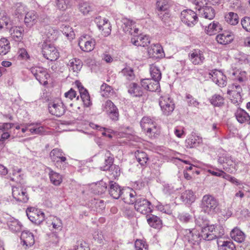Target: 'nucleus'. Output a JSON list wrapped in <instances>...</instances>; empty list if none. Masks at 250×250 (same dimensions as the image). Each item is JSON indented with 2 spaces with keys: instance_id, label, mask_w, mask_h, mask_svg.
Here are the masks:
<instances>
[{
  "instance_id": "19",
  "label": "nucleus",
  "mask_w": 250,
  "mask_h": 250,
  "mask_svg": "<svg viewBox=\"0 0 250 250\" xmlns=\"http://www.w3.org/2000/svg\"><path fill=\"white\" fill-rule=\"evenodd\" d=\"M142 86L150 91H157L160 89L159 82L152 79H145L141 80Z\"/></svg>"
},
{
  "instance_id": "61",
  "label": "nucleus",
  "mask_w": 250,
  "mask_h": 250,
  "mask_svg": "<svg viewBox=\"0 0 250 250\" xmlns=\"http://www.w3.org/2000/svg\"><path fill=\"white\" fill-rule=\"evenodd\" d=\"M136 250H148L147 245L146 242L141 240H137L135 243Z\"/></svg>"
},
{
  "instance_id": "52",
  "label": "nucleus",
  "mask_w": 250,
  "mask_h": 250,
  "mask_svg": "<svg viewBox=\"0 0 250 250\" xmlns=\"http://www.w3.org/2000/svg\"><path fill=\"white\" fill-rule=\"evenodd\" d=\"M219 250H236L235 246L232 241H224L222 244L218 242Z\"/></svg>"
},
{
  "instance_id": "49",
  "label": "nucleus",
  "mask_w": 250,
  "mask_h": 250,
  "mask_svg": "<svg viewBox=\"0 0 250 250\" xmlns=\"http://www.w3.org/2000/svg\"><path fill=\"white\" fill-rule=\"evenodd\" d=\"M135 157L138 163L142 166H145L148 160L147 155L143 151H137L136 152Z\"/></svg>"
},
{
  "instance_id": "28",
  "label": "nucleus",
  "mask_w": 250,
  "mask_h": 250,
  "mask_svg": "<svg viewBox=\"0 0 250 250\" xmlns=\"http://www.w3.org/2000/svg\"><path fill=\"white\" fill-rule=\"evenodd\" d=\"M38 15L34 10H30L26 13L24 18V22L27 26L31 27L37 22Z\"/></svg>"
},
{
  "instance_id": "16",
  "label": "nucleus",
  "mask_w": 250,
  "mask_h": 250,
  "mask_svg": "<svg viewBox=\"0 0 250 250\" xmlns=\"http://www.w3.org/2000/svg\"><path fill=\"white\" fill-rule=\"evenodd\" d=\"M12 196L16 200L22 203H27L29 200L26 189L19 186L13 187Z\"/></svg>"
},
{
  "instance_id": "27",
  "label": "nucleus",
  "mask_w": 250,
  "mask_h": 250,
  "mask_svg": "<svg viewBox=\"0 0 250 250\" xmlns=\"http://www.w3.org/2000/svg\"><path fill=\"white\" fill-rule=\"evenodd\" d=\"M100 19H95V22L97 24L98 28L103 32V34L104 36H107L110 34L111 31V26L108 20H102L103 24H101L99 21Z\"/></svg>"
},
{
  "instance_id": "23",
  "label": "nucleus",
  "mask_w": 250,
  "mask_h": 250,
  "mask_svg": "<svg viewBox=\"0 0 250 250\" xmlns=\"http://www.w3.org/2000/svg\"><path fill=\"white\" fill-rule=\"evenodd\" d=\"M41 32L46 42H52L57 39V31L50 26H46L41 30Z\"/></svg>"
},
{
  "instance_id": "14",
  "label": "nucleus",
  "mask_w": 250,
  "mask_h": 250,
  "mask_svg": "<svg viewBox=\"0 0 250 250\" xmlns=\"http://www.w3.org/2000/svg\"><path fill=\"white\" fill-rule=\"evenodd\" d=\"M51 160L56 163V165H60L61 168H64L67 164L66 158L63 156L62 150L58 148L53 149L50 153Z\"/></svg>"
},
{
  "instance_id": "11",
  "label": "nucleus",
  "mask_w": 250,
  "mask_h": 250,
  "mask_svg": "<svg viewBox=\"0 0 250 250\" xmlns=\"http://www.w3.org/2000/svg\"><path fill=\"white\" fill-rule=\"evenodd\" d=\"M42 54L46 59L56 61L59 57V53L53 44L44 42L42 44Z\"/></svg>"
},
{
  "instance_id": "1",
  "label": "nucleus",
  "mask_w": 250,
  "mask_h": 250,
  "mask_svg": "<svg viewBox=\"0 0 250 250\" xmlns=\"http://www.w3.org/2000/svg\"><path fill=\"white\" fill-rule=\"evenodd\" d=\"M125 202L129 204H134L135 209L143 214H147L152 210L151 203L146 198L137 195L136 192L131 190L130 192H126Z\"/></svg>"
},
{
  "instance_id": "18",
  "label": "nucleus",
  "mask_w": 250,
  "mask_h": 250,
  "mask_svg": "<svg viewBox=\"0 0 250 250\" xmlns=\"http://www.w3.org/2000/svg\"><path fill=\"white\" fill-rule=\"evenodd\" d=\"M212 81L221 87L225 86L227 84V78L223 73L218 70H214L209 73Z\"/></svg>"
},
{
  "instance_id": "26",
  "label": "nucleus",
  "mask_w": 250,
  "mask_h": 250,
  "mask_svg": "<svg viewBox=\"0 0 250 250\" xmlns=\"http://www.w3.org/2000/svg\"><path fill=\"white\" fill-rule=\"evenodd\" d=\"M9 229L14 232H18L22 230L23 226L18 219L13 217L9 218L7 221Z\"/></svg>"
},
{
  "instance_id": "32",
  "label": "nucleus",
  "mask_w": 250,
  "mask_h": 250,
  "mask_svg": "<svg viewBox=\"0 0 250 250\" xmlns=\"http://www.w3.org/2000/svg\"><path fill=\"white\" fill-rule=\"evenodd\" d=\"M14 124L12 123H0V131L3 132L0 138V142H3L10 137V134L8 131L11 129Z\"/></svg>"
},
{
  "instance_id": "25",
  "label": "nucleus",
  "mask_w": 250,
  "mask_h": 250,
  "mask_svg": "<svg viewBox=\"0 0 250 250\" xmlns=\"http://www.w3.org/2000/svg\"><path fill=\"white\" fill-rule=\"evenodd\" d=\"M148 54L151 58H163L165 56L163 48L159 44L151 45L148 49Z\"/></svg>"
},
{
  "instance_id": "53",
  "label": "nucleus",
  "mask_w": 250,
  "mask_h": 250,
  "mask_svg": "<svg viewBox=\"0 0 250 250\" xmlns=\"http://www.w3.org/2000/svg\"><path fill=\"white\" fill-rule=\"evenodd\" d=\"M80 95L85 107H89L91 105L90 96L87 90L80 93Z\"/></svg>"
},
{
  "instance_id": "7",
  "label": "nucleus",
  "mask_w": 250,
  "mask_h": 250,
  "mask_svg": "<svg viewBox=\"0 0 250 250\" xmlns=\"http://www.w3.org/2000/svg\"><path fill=\"white\" fill-rule=\"evenodd\" d=\"M102 109L112 120H118L119 116L118 109L111 101L108 100L103 103Z\"/></svg>"
},
{
  "instance_id": "10",
  "label": "nucleus",
  "mask_w": 250,
  "mask_h": 250,
  "mask_svg": "<svg viewBox=\"0 0 250 250\" xmlns=\"http://www.w3.org/2000/svg\"><path fill=\"white\" fill-rule=\"evenodd\" d=\"M26 213L28 219L37 225L42 223L45 218L44 213L42 210L33 207L28 208Z\"/></svg>"
},
{
  "instance_id": "63",
  "label": "nucleus",
  "mask_w": 250,
  "mask_h": 250,
  "mask_svg": "<svg viewBox=\"0 0 250 250\" xmlns=\"http://www.w3.org/2000/svg\"><path fill=\"white\" fill-rule=\"evenodd\" d=\"M111 90V87L106 83H103L101 86V92L103 96H108Z\"/></svg>"
},
{
  "instance_id": "3",
  "label": "nucleus",
  "mask_w": 250,
  "mask_h": 250,
  "mask_svg": "<svg viewBox=\"0 0 250 250\" xmlns=\"http://www.w3.org/2000/svg\"><path fill=\"white\" fill-rule=\"evenodd\" d=\"M200 208L204 213L213 216L219 210V201L213 195L206 194L202 197Z\"/></svg>"
},
{
  "instance_id": "64",
  "label": "nucleus",
  "mask_w": 250,
  "mask_h": 250,
  "mask_svg": "<svg viewBox=\"0 0 250 250\" xmlns=\"http://www.w3.org/2000/svg\"><path fill=\"white\" fill-rule=\"evenodd\" d=\"M108 170L113 175V177L115 178L120 175V168L117 165H114L113 166H111V168Z\"/></svg>"
},
{
  "instance_id": "54",
  "label": "nucleus",
  "mask_w": 250,
  "mask_h": 250,
  "mask_svg": "<svg viewBox=\"0 0 250 250\" xmlns=\"http://www.w3.org/2000/svg\"><path fill=\"white\" fill-rule=\"evenodd\" d=\"M157 210L167 214H171L172 213V209L170 206L169 204H166L165 205L159 203L156 207Z\"/></svg>"
},
{
  "instance_id": "46",
  "label": "nucleus",
  "mask_w": 250,
  "mask_h": 250,
  "mask_svg": "<svg viewBox=\"0 0 250 250\" xmlns=\"http://www.w3.org/2000/svg\"><path fill=\"white\" fill-rule=\"evenodd\" d=\"M10 49L9 42L5 38L0 39V55H6Z\"/></svg>"
},
{
  "instance_id": "51",
  "label": "nucleus",
  "mask_w": 250,
  "mask_h": 250,
  "mask_svg": "<svg viewBox=\"0 0 250 250\" xmlns=\"http://www.w3.org/2000/svg\"><path fill=\"white\" fill-rule=\"evenodd\" d=\"M150 73L152 79L160 81L161 79V73L159 69L155 65H151L150 67Z\"/></svg>"
},
{
  "instance_id": "35",
  "label": "nucleus",
  "mask_w": 250,
  "mask_h": 250,
  "mask_svg": "<svg viewBox=\"0 0 250 250\" xmlns=\"http://www.w3.org/2000/svg\"><path fill=\"white\" fill-rule=\"evenodd\" d=\"M200 15L206 19L212 20L215 15L214 9L209 6H205L199 9Z\"/></svg>"
},
{
  "instance_id": "21",
  "label": "nucleus",
  "mask_w": 250,
  "mask_h": 250,
  "mask_svg": "<svg viewBox=\"0 0 250 250\" xmlns=\"http://www.w3.org/2000/svg\"><path fill=\"white\" fill-rule=\"evenodd\" d=\"M109 186L110 188L109 190V193L111 196H112L114 199H117L121 196L122 194H124V199L125 201L126 200L125 199V194L126 191L125 193L123 192L118 184L113 181H110ZM126 192L127 191H126Z\"/></svg>"
},
{
  "instance_id": "33",
  "label": "nucleus",
  "mask_w": 250,
  "mask_h": 250,
  "mask_svg": "<svg viewBox=\"0 0 250 250\" xmlns=\"http://www.w3.org/2000/svg\"><path fill=\"white\" fill-rule=\"evenodd\" d=\"M126 87L128 93L133 97H140L143 94L141 87L136 83H129Z\"/></svg>"
},
{
  "instance_id": "38",
  "label": "nucleus",
  "mask_w": 250,
  "mask_h": 250,
  "mask_svg": "<svg viewBox=\"0 0 250 250\" xmlns=\"http://www.w3.org/2000/svg\"><path fill=\"white\" fill-rule=\"evenodd\" d=\"M83 62L81 60L77 58H73L69 60L68 66L70 71L78 73L81 69Z\"/></svg>"
},
{
  "instance_id": "62",
  "label": "nucleus",
  "mask_w": 250,
  "mask_h": 250,
  "mask_svg": "<svg viewBox=\"0 0 250 250\" xmlns=\"http://www.w3.org/2000/svg\"><path fill=\"white\" fill-rule=\"evenodd\" d=\"M62 32L67 37H70L73 38L74 35V32L72 31V29L69 26L63 25L62 27Z\"/></svg>"
},
{
  "instance_id": "6",
  "label": "nucleus",
  "mask_w": 250,
  "mask_h": 250,
  "mask_svg": "<svg viewBox=\"0 0 250 250\" xmlns=\"http://www.w3.org/2000/svg\"><path fill=\"white\" fill-rule=\"evenodd\" d=\"M188 57L191 63L194 65H201L206 60L205 51L199 48L190 50Z\"/></svg>"
},
{
  "instance_id": "57",
  "label": "nucleus",
  "mask_w": 250,
  "mask_h": 250,
  "mask_svg": "<svg viewBox=\"0 0 250 250\" xmlns=\"http://www.w3.org/2000/svg\"><path fill=\"white\" fill-rule=\"evenodd\" d=\"M79 9L82 13L85 15L92 10V8L89 3L86 2H82L79 4Z\"/></svg>"
},
{
  "instance_id": "56",
  "label": "nucleus",
  "mask_w": 250,
  "mask_h": 250,
  "mask_svg": "<svg viewBox=\"0 0 250 250\" xmlns=\"http://www.w3.org/2000/svg\"><path fill=\"white\" fill-rule=\"evenodd\" d=\"M186 99L188 106L197 107L200 104L197 99L189 94H186Z\"/></svg>"
},
{
  "instance_id": "43",
  "label": "nucleus",
  "mask_w": 250,
  "mask_h": 250,
  "mask_svg": "<svg viewBox=\"0 0 250 250\" xmlns=\"http://www.w3.org/2000/svg\"><path fill=\"white\" fill-rule=\"evenodd\" d=\"M156 9L159 12H165L168 14L170 5L168 0H157L156 3Z\"/></svg>"
},
{
  "instance_id": "24",
  "label": "nucleus",
  "mask_w": 250,
  "mask_h": 250,
  "mask_svg": "<svg viewBox=\"0 0 250 250\" xmlns=\"http://www.w3.org/2000/svg\"><path fill=\"white\" fill-rule=\"evenodd\" d=\"M230 78L234 81L242 83L247 80L245 71L238 69H231L229 72Z\"/></svg>"
},
{
  "instance_id": "41",
  "label": "nucleus",
  "mask_w": 250,
  "mask_h": 250,
  "mask_svg": "<svg viewBox=\"0 0 250 250\" xmlns=\"http://www.w3.org/2000/svg\"><path fill=\"white\" fill-rule=\"evenodd\" d=\"M147 221L149 225L154 229H160L162 227V221L157 216L151 215L147 219Z\"/></svg>"
},
{
  "instance_id": "55",
  "label": "nucleus",
  "mask_w": 250,
  "mask_h": 250,
  "mask_svg": "<svg viewBox=\"0 0 250 250\" xmlns=\"http://www.w3.org/2000/svg\"><path fill=\"white\" fill-rule=\"evenodd\" d=\"M122 73L128 80H133L135 78L133 70L132 68L130 67H125L124 68L122 71Z\"/></svg>"
},
{
  "instance_id": "15",
  "label": "nucleus",
  "mask_w": 250,
  "mask_h": 250,
  "mask_svg": "<svg viewBox=\"0 0 250 250\" xmlns=\"http://www.w3.org/2000/svg\"><path fill=\"white\" fill-rule=\"evenodd\" d=\"M197 14L190 9L184 10L181 13L182 21L188 26L194 25L197 21Z\"/></svg>"
},
{
  "instance_id": "31",
  "label": "nucleus",
  "mask_w": 250,
  "mask_h": 250,
  "mask_svg": "<svg viewBox=\"0 0 250 250\" xmlns=\"http://www.w3.org/2000/svg\"><path fill=\"white\" fill-rule=\"evenodd\" d=\"M221 29V24L216 21H213L204 28L205 33L209 36L217 34Z\"/></svg>"
},
{
  "instance_id": "60",
  "label": "nucleus",
  "mask_w": 250,
  "mask_h": 250,
  "mask_svg": "<svg viewBox=\"0 0 250 250\" xmlns=\"http://www.w3.org/2000/svg\"><path fill=\"white\" fill-rule=\"evenodd\" d=\"M241 24L244 29L247 32H250V17H245L242 18Z\"/></svg>"
},
{
  "instance_id": "47",
  "label": "nucleus",
  "mask_w": 250,
  "mask_h": 250,
  "mask_svg": "<svg viewBox=\"0 0 250 250\" xmlns=\"http://www.w3.org/2000/svg\"><path fill=\"white\" fill-rule=\"evenodd\" d=\"M226 21L233 25L237 24L239 22L238 16L236 13L229 12L225 15Z\"/></svg>"
},
{
  "instance_id": "39",
  "label": "nucleus",
  "mask_w": 250,
  "mask_h": 250,
  "mask_svg": "<svg viewBox=\"0 0 250 250\" xmlns=\"http://www.w3.org/2000/svg\"><path fill=\"white\" fill-rule=\"evenodd\" d=\"M235 115L237 121L241 124L248 122L250 120L248 113L241 108L237 109Z\"/></svg>"
},
{
  "instance_id": "4",
  "label": "nucleus",
  "mask_w": 250,
  "mask_h": 250,
  "mask_svg": "<svg viewBox=\"0 0 250 250\" xmlns=\"http://www.w3.org/2000/svg\"><path fill=\"white\" fill-rule=\"evenodd\" d=\"M140 125L146 135L155 137L160 132V127L155 121L148 117H144L140 121Z\"/></svg>"
},
{
  "instance_id": "58",
  "label": "nucleus",
  "mask_w": 250,
  "mask_h": 250,
  "mask_svg": "<svg viewBox=\"0 0 250 250\" xmlns=\"http://www.w3.org/2000/svg\"><path fill=\"white\" fill-rule=\"evenodd\" d=\"M53 229L57 230H61L62 228V220L58 217H54L51 223Z\"/></svg>"
},
{
  "instance_id": "44",
  "label": "nucleus",
  "mask_w": 250,
  "mask_h": 250,
  "mask_svg": "<svg viewBox=\"0 0 250 250\" xmlns=\"http://www.w3.org/2000/svg\"><path fill=\"white\" fill-rule=\"evenodd\" d=\"M29 132L33 135H43L45 132V129L39 124H29Z\"/></svg>"
},
{
  "instance_id": "50",
  "label": "nucleus",
  "mask_w": 250,
  "mask_h": 250,
  "mask_svg": "<svg viewBox=\"0 0 250 250\" xmlns=\"http://www.w3.org/2000/svg\"><path fill=\"white\" fill-rule=\"evenodd\" d=\"M95 192L98 194L104 193L107 189V184L103 180L97 182L95 184Z\"/></svg>"
},
{
  "instance_id": "17",
  "label": "nucleus",
  "mask_w": 250,
  "mask_h": 250,
  "mask_svg": "<svg viewBox=\"0 0 250 250\" xmlns=\"http://www.w3.org/2000/svg\"><path fill=\"white\" fill-rule=\"evenodd\" d=\"M184 236L185 239L193 245H198L202 239L201 233L195 229H186Z\"/></svg>"
},
{
  "instance_id": "48",
  "label": "nucleus",
  "mask_w": 250,
  "mask_h": 250,
  "mask_svg": "<svg viewBox=\"0 0 250 250\" xmlns=\"http://www.w3.org/2000/svg\"><path fill=\"white\" fill-rule=\"evenodd\" d=\"M209 101L214 106H221L224 103V99L221 95L215 94L209 99Z\"/></svg>"
},
{
  "instance_id": "22",
  "label": "nucleus",
  "mask_w": 250,
  "mask_h": 250,
  "mask_svg": "<svg viewBox=\"0 0 250 250\" xmlns=\"http://www.w3.org/2000/svg\"><path fill=\"white\" fill-rule=\"evenodd\" d=\"M21 239L23 246H25V248H28L33 246L35 243L33 234L27 230L22 231Z\"/></svg>"
},
{
  "instance_id": "2",
  "label": "nucleus",
  "mask_w": 250,
  "mask_h": 250,
  "mask_svg": "<svg viewBox=\"0 0 250 250\" xmlns=\"http://www.w3.org/2000/svg\"><path fill=\"white\" fill-rule=\"evenodd\" d=\"M200 233L203 240L211 241L222 237L225 234V229L220 224H207L202 227Z\"/></svg>"
},
{
  "instance_id": "5",
  "label": "nucleus",
  "mask_w": 250,
  "mask_h": 250,
  "mask_svg": "<svg viewBox=\"0 0 250 250\" xmlns=\"http://www.w3.org/2000/svg\"><path fill=\"white\" fill-rule=\"evenodd\" d=\"M159 105L163 114L165 116L171 115L175 108V104L173 100L168 94L160 97Z\"/></svg>"
},
{
  "instance_id": "9",
  "label": "nucleus",
  "mask_w": 250,
  "mask_h": 250,
  "mask_svg": "<svg viewBox=\"0 0 250 250\" xmlns=\"http://www.w3.org/2000/svg\"><path fill=\"white\" fill-rule=\"evenodd\" d=\"M30 70L41 84L45 85L48 83L47 79L50 76L45 68L36 66L32 67Z\"/></svg>"
},
{
  "instance_id": "34",
  "label": "nucleus",
  "mask_w": 250,
  "mask_h": 250,
  "mask_svg": "<svg viewBox=\"0 0 250 250\" xmlns=\"http://www.w3.org/2000/svg\"><path fill=\"white\" fill-rule=\"evenodd\" d=\"M101 154L104 155L105 157L104 159V166L101 167V169L103 170H107L111 168V166H113V160L114 158L110 152L109 150L102 151Z\"/></svg>"
},
{
  "instance_id": "40",
  "label": "nucleus",
  "mask_w": 250,
  "mask_h": 250,
  "mask_svg": "<svg viewBox=\"0 0 250 250\" xmlns=\"http://www.w3.org/2000/svg\"><path fill=\"white\" fill-rule=\"evenodd\" d=\"M124 31L129 34H133L132 28L134 27L135 22L126 18H123L121 21Z\"/></svg>"
},
{
  "instance_id": "12",
  "label": "nucleus",
  "mask_w": 250,
  "mask_h": 250,
  "mask_svg": "<svg viewBox=\"0 0 250 250\" xmlns=\"http://www.w3.org/2000/svg\"><path fill=\"white\" fill-rule=\"evenodd\" d=\"M49 113L57 117H60L65 112V107L63 103L60 100L50 102L48 104Z\"/></svg>"
},
{
  "instance_id": "30",
  "label": "nucleus",
  "mask_w": 250,
  "mask_h": 250,
  "mask_svg": "<svg viewBox=\"0 0 250 250\" xmlns=\"http://www.w3.org/2000/svg\"><path fill=\"white\" fill-rule=\"evenodd\" d=\"M47 169L48 170V176L51 183L54 186H59L62 181V175L50 167H48Z\"/></svg>"
},
{
  "instance_id": "8",
  "label": "nucleus",
  "mask_w": 250,
  "mask_h": 250,
  "mask_svg": "<svg viewBox=\"0 0 250 250\" xmlns=\"http://www.w3.org/2000/svg\"><path fill=\"white\" fill-rule=\"evenodd\" d=\"M96 42L95 39L87 35L81 36L78 40V45L83 52H89L95 48Z\"/></svg>"
},
{
  "instance_id": "42",
  "label": "nucleus",
  "mask_w": 250,
  "mask_h": 250,
  "mask_svg": "<svg viewBox=\"0 0 250 250\" xmlns=\"http://www.w3.org/2000/svg\"><path fill=\"white\" fill-rule=\"evenodd\" d=\"M23 30L21 27L15 26L10 30L11 37L16 41H19L22 39Z\"/></svg>"
},
{
  "instance_id": "59",
  "label": "nucleus",
  "mask_w": 250,
  "mask_h": 250,
  "mask_svg": "<svg viewBox=\"0 0 250 250\" xmlns=\"http://www.w3.org/2000/svg\"><path fill=\"white\" fill-rule=\"evenodd\" d=\"M178 218L181 222L186 223L190 222L192 219V217L188 213L182 212L179 214Z\"/></svg>"
},
{
  "instance_id": "29",
  "label": "nucleus",
  "mask_w": 250,
  "mask_h": 250,
  "mask_svg": "<svg viewBox=\"0 0 250 250\" xmlns=\"http://www.w3.org/2000/svg\"><path fill=\"white\" fill-rule=\"evenodd\" d=\"M131 43L135 46L145 47L150 43V39L146 35H140L136 38H132L131 40Z\"/></svg>"
},
{
  "instance_id": "36",
  "label": "nucleus",
  "mask_w": 250,
  "mask_h": 250,
  "mask_svg": "<svg viewBox=\"0 0 250 250\" xmlns=\"http://www.w3.org/2000/svg\"><path fill=\"white\" fill-rule=\"evenodd\" d=\"M202 143V138L195 135H192L186 140V146L189 148L196 147Z\"/></svg>"
},
{
  "instance_id": "20",
  "label": "nucleus",
  "mask_w": 250,
  "mask_h": 250,
  "mask_svg": "<svg viewBox=\"0 0 250 250\" xmlns=\"http://www.w3.org/2000/svg\"><path fill=\"white\" fill-rule=\"evenodd\" d=\"M234 38V36L232 32L225 31L216 36V40L218 43L226 45L231 42Z\"/></svg>"
},
{
  "instance_id": "13",
  "label": "nucleus",
  "mask_w": 250,
  "mask_h": 250,
  "mask_svg": "<svg viewBox=\"0 0 250 250\" xmlns=\"http://www.w3.org/2000/svg\"><path fill=\"white\" fill-rule=\"evenodd\" d=\"M242 91L240 85L234 83L229 86L228 90V93L232 96L230 100L231 102L236 105H238L242 102V97L241 93Z\"/></svg>"
},
{
  "instance_id": "37",
  "label": "nucleus",
  "mask_w": 250,
  "mask_h": 250,
  "mask_svg": "<svg viewBox=\"0 0 250 250\" xmlns=\"http://www.w3.org/2000/svg\"><path fill=\"white\" fill-rule=\"evenodd\" d=\"M231 238L235 241L241 243L245 239V234L237 228H234L230 232Z\"/></svg>"
},
{
  "instance_id": "45",
  "label": "nucleus",
  "mask_w": 250,
  "mask_h": 250,
  "mask_svg": "<svg viewBox=\"0 0 250 250\" xmlns=\"http://www.w3.org/2000/svg\"><path fill=\"white\" fill-rule=\"evenodd\" d=\"M181 199L183 202L189 204L194 202L195 200V196L191 190H186L182 193Z\"/></svg>"
}]
</instances>
